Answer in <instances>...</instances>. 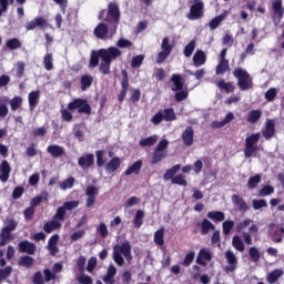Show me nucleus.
Here are the masks:
<instances>
[{"mask_svg": "<svg viewBox=\"0 0 284 284\" xmlns=\"http://www.w3.org/2000/svg\"><path fill=\"white\" fill-rule=\"evenodd\" d=\"M123 256L126 258L128 263H130V261L133 258L132 245L128 241L113 247V261L119 265V267H123V265H125V260Z\"/></svg>", "mask_w": 284, "mask_h": 284, "instance_id": "1", "label": "nucleus"}, {"mask_svg": "<svg viewBox=\"0 0 284 284\" xmlns=\"http://www.w3.org/2000/svg\"><path fill=\"white\" fill-rule=\"evenodd\" d=\"M233 77H235V79H237V87L243 92H245V90H252V88H254V80H253L252 75H250L247 70H245L241 67H237L233 71Z\"/></svg>", "mask_w": 284, "mask_h": 284, "instance_id": "2", "label": "nucleus"}, {"mask_svg": "<svg viewBox=\"0 0 284 284\" xmlns=\"http://www.w3.org/2000/svg\"><path fill=\"white\" fill-rule=\"evenodd\" d=\"M123 52L120 51L116 47H111V50L108 55L102 54V63H100L99 70L101 74H110V68L112 65V61H116L119 57H121Z\"/></svg>", "mask_w": 284, "mask_h": 284, "instance_id": "3", "label": "nucleus"}, {"mask_svg": "<svg viewBox=\"0 0 284 284\" xmlns=\"http://www.w3.org/2000/svg\"><path fill=\"white\" fill-rule=\"evenodd\" d=\"M68 110L74 111L78 110L79 114H92V106L88 103L85 99H74L72 102L68 104Z\"/></svg>", "mask_w": 284, "mask_h": 284, "instance_id": "4", "label": "nucleus"}, {"mask_svg": "<svg viewBox=\"0 0 284 284\" xmlns=\"http://www.w3.org/2000/svg\"><path fill=\"white\" fill-rule=\"evenodd\" d=\"M204 10L205 3H203V0H193V4L190 7L189 13H186V19H189V21L202 19Z\"/></svg>", "mask_w": 284, "mask_h": 284, "instance_id": "5", "label": "nucleus"}, {"mask_svg": "<svg viewBox=\"0 0 284 284\" xmlns=\"http://www.w3.org/2000/svg\"><path fill=\"white\" fill-rule=\"evenodd\" d=\"M120 19H121V11L119 10V4H116V2H110L108 4V12L104 21H106V23H110V21H113L114 23H119Z\"/></svg>", "mask_w": 284, "mask_h": 284, "instance_id": "6", "label": "nucleus"}, {"mask_svg": "<svg viewBox=\"0 0 284 284\" xmlns=\"http://www.w3.org/2000/svg\"><path fill=\"white\" fill-rule=\"evenodd\" d=\"M111 50H112V47H109L108 49H100L98 51H92L90 60H89L90 68H97V65H99V59H101V61H103L102 55L103 54L108 55Z\"/></svg>", "mask_w": 284, "mask_h": 284, "instance_id": "7", "label": "nucleus"}, {"mask_svg": "<svg viewBox=\"0 0 284 284\" xmlns=\"http://www.w3.org/2000/svg\"><path fill=\"white\" fill-rule=\"evenodd\" d=\"M121 91L118 95V101L120 103H123V101L125 100V97L128 95V90L130 88V80L128 78V71L126 70H122V81H121Z\"/></svg>", "mask_w": 284, "mask_h": 284, "instance_id": "8", "label": "nucleus"}, {"mask_svg": "<svg viewBox=\"0 0 284 284\" xmlns=\"http://www.w3.org/2000/svg\"><path fill=\"white\" fill-rule=\"evenodd\" d=\"M273 8V21L275 26H278V22L283 19L284 9H283V0H275L272 2Z\"/></svg>", "mask_w": 284, "mask_h": 284, "instance_id": "9", "label": "nucleus"}, {"mask_svg": "<svg viewBox=\"0 0 284 284\" xmlns=\"http://www.w3.org/2000/svg\"><path fill=\"white\" fill-rule=\"evenodd\" d=\"M274 134H276V122L272 119L266 120L264 130H262V135L266 141L274 139Z\"/></svg>", "mask_w": 284, "mask_h": 284, "instance_id": "10", "label": "nucleus"}, {"mask_svg": "<svg viewBox=\"0 0 284 284\" xmlns=\"http://www.w3.org/2000/svg\"><path fill=\"white\" fill-rule=\"evenodd\" d=\"M18 251L21 254H29V256H32L34 252H37V245L28 240H23L18 243Z\"/></svg>", "mask_w": 284, "mask_h": 284, "instance_id": "11", "label": "nucleus"}, {"mask_svg": "<svg viewBox=\"0 0 284 284\" xmlns=\"http://www.w3.org/2000/svg\"><path fill=\"white\" fill-rule=\"evenodd\" d=\"M225 258L229 263V266H225L224 272L230 273V272H236V265H239V260L236 258V255L232 251H226L225 252Z\"/></svg>", "mask_w": 284, "mask_h": 284, "instance_id": "12", "label": "nucleus"}, {"mask_svg": "<svg viewBox=\"0 0 284 284\" xmlns=\"http://www.w3.org/2000/svg\"><path fill=\"white\" fill-rule=\"evenodd\" d=\"M231 199H232V203L236 205L241 214H245V212L250 210V205H247V202L245 201V199H243V196L239 194H233Z\"/></svg>", "mask_w": 284, "mask_h": 284, "instance_id": "13", "label": "nucleus"}, {"mask_svg": "<svg viewBox=\"0 0 284 284\" xmlns=\"http://www.w3.org/2000/svg\"><path fill=\"white\" fill-rule=\"evenodd\" d=\"M10 172H12L10 162H8V160H2L0 163V181H1V183H8V179H10Z\"/></svg>", "mask_w": 284, "mask_h": 284, "instance_id": "14", "label": "nucleus"}, {"mask_svg": "<svg viewBox=\"0 0 284 284\" xmlns=\"http://www.w3.org/2000/svg\"><path fill=\"white\" fill-rule=\"evenodd\" d=\"M78 165L82 168V170H89L94 165V154L87 153L78 159Z\"/></svg>", "mask_w": 284, "mask_h": 284, "instance_id": "15", "label": "nucleus"}, {"mask_svg": "<svg viewBox=\"0 0 284 284\" xmlns=\"http://www.w3.org/2000/svg\"><path fill=\"white\" fill-rule=\"evenodd\" d=\"M48 26V22L45 21V18L43 17H37L33 20L27 22L26 30H36V28H45Z\"/></svg>", "mask_w": 284, "mask_h": 284, "instance_id": "16", "label": "nucleus"}, {"mask_svg": "<svg viewBox=\"0 0 284 284\" xmlns=\"http://www.w3.org/2000/svg\"><path fill=\"white\" fill-rule=\"evenodd\" d=\"M182 141L186 148H190L194 144V128L186 126L182 133Z\"/></svg>", "mask_w": 284, "mask_h": 284, "instance_id": "17", "label": "nucleus"}, {"mask_svg": "<svg viewBox=\"0 0 284 284\" xmlns=\"http://www.w3.org/2000/svg\"><path fill=\"white\" fill-rule=\"evenodd\" d=\"M48 154L52 156V159H61L65 154V148L57 144H51L47 148Z\"/></svg>", "mask_w": 284, "mask_h": 284, "instance_id": "18", "label": "nucleus"}, {"mask_svg": "<svg viewBox=\"0 0 284 284\" xmlns=\"http://www.w3.org/2000/svg\"><path fill=\"white\" fill-rule=\"evenodd\" d=\"M59 243V234H53L48 241V251L50 252L51 256H57L59 254V247L57 246Z\"/></svg>", "mask_w": 284, "mask_h": 284, "instance_id": "19", "label": "nucleus"}, {"mask_svg": "<svg viewBox=\"0 0 284 284\" xmlns=\"http://www.w3.org/2000/svg\"><path fill=\"white\" fill-rule=\"evenodd\" d=\"M197 225L201 227L202 236H207L211 230H216V226L207 219L202 220V222H197Z\"/></svg>", "mask_w": 284, "mask_h": 284, "instance_id": "20", "label": "nucleus"}, {"mask_svg": "<svg viewBox=\"0 0 284 284\" xmlns=\"http://www.w3.org/2000/svg\"><path fill=\"white\" fill-rule=\"evenodd\" d=\"M121 168V158L114 156L105 164V171L108 174H112V172H116Z\"/></svg>", "mask_w": 284, "mask_h": 284, "instance_id": "21", "label": "nucleus"}, {"mask_svg": "<svg viewBox=\"0 0 284 284\" xmlns=\"http://www.w3.org/2000/svg\"><path fill=\"white\" fill-rule=\"evenodd\" d=\"M205 61H207V55L203 50H197L193 55V64L195 68H201V65H205Z\"/></svg>", "mask_w": 284, "mask_h": 284, "instance_id": "22", "label": "nucleus"}, {"mask_svg": "<svg viewBox=\"0 0 284 284\" xmlns=\"http://www.w3.org/2000/svg\"><path fill=\"white\" fill-rule=\"evenodd\" d=\"M252 234H258V225L253 224L248 227V232H242V239L247 245H252Z\"/></svg>", "mask_w": 284, "mask_h": 284, "instance_id": "23", "label": "nucleus"}, {"mask_svg": "<svg viewBox=\"0 0 284 284\" xmlns=\"http://www.w3.org/2000/svg\"><path fill=\"white\" fill-rule=\"evenodd\" d=\"M108 24L105 23H99L93 30V34L97 39H105L108 37Z\"/></svg>", "mask_w": 284, "mask_h": 284, "instance_id": "24", "label": "nucleus"}, {"mask_svg": "<svg viewBox=\"0 0 284 284\" xmlns=\"http://www.w3.org/2000/svg\"><path fill=\"white\" fill-rule=\"evenodd\" d=\"M171 81L173 83V88H171L172 92H179L183 90V85H185V83L183 82L181 74H172Z\"/></svg>", "mask_w": 284, "mask_h": 284, "instance_id": "25", "label": "nucleus"}, {"mask_svg": "<svg viewBox=\"0 0 284 284\" xmlns=\"http://www.w3.org/2000/svg\"><path fill=\"white\" fill-rule=\"evenodd\" d=\"M114 276H116V267L114 265H110L108 267L106 274L102 278L103 283L105 284H114L116 283L114 281Z\"/></svg>", "mask_w": 284, "mask_h": 284, "instance_id": "26", "label": "nucleus"}, {"mask_svg": "<svg viewBox=\"0 0 284 284\" xmlns=\"http://www.w3.org/2000/svg\"><path fill=\"white\" fill-rule=\"evenodd\" d=\"M39 99H41V91H31L28 95L30 110H34L36 105H39Z\"/></svg>", "mask_w": 284, "mask_h": 284, "instance_id": "27", "label": "nucleus"}, {"mask_svg": "<svg viewBox=\"0 0 284 284\" xmlns=\"http://www.w3.org/2000/svg\"><path fill=\"white\" fill-rule=\"evenodd\" d=\"M54 230H61V222L57 220H51L44 223L43 231L45 232V234H52Z\"/></svg>", "mask_w": 284, "mask_h": 284, "instance_id": "28", "label": "nucleus"}, {"mask_svg": "<svg viewBox=\"0 0 284 284\" xmlns=\"http://www.w3.org/2000/svg\"><path fill=\"white\" fill-rule=\"evenodd\" d=\"M141 168H143V161L138 160L131 166L126 169L124 172L125 176H130L131 174H140Z\"/></svg>", "mask_w": 284, "mask_h": 284, "instance_id": "29", "label": "nucleus"}, {"mask_svg": "<svg viewBox=\"0 0 284 284\" xmlns=\"http://www.w3.org/2000/svg\"><path fill=\"white\" fill-rule=\"evenodd\" d=\"M215 85L220 89V90H224L227 94L234 92L235 87L232 82H225V80H217L215 82Z\"/></svg>", "mask_w": 284, "mask_h": 284, "instance_id": "30", "label": "nucleus"}, {"mask_svg": "<svg viewBox=\"0 0 284 284\" xmlns=\"http://www.w3.org/2000/svg\"><path fill=\"white\" fill-rule=\"evenodd\" d=\"M92 83H94V78L90 74H84L80 79V85H81V90L83 92H85V90H88V88H91Z\"/></svg>", "mask_w": 284, "mask_h": 284, "instance_id": "31", "label": "nucleus"}, {"mask_svg": "<svg viewBox=\"0 0 284 284\" xmlns=\"http://www.w3.org/2000/svg\"><path fill=\"white\" fill-rule=\"evenodd\" d=\"M281 276H283V268H275L271 273H268V275L266 276V281L270 284H274L276 283V281H278V278H281Z\"/></svg>", "mask_w": 284, "mask_h": 284, "instance_id": "32", "label": "nucleus"}, {"mask_svg": "<svg viewBox=\"0 0 284 284\" xmlns=\"http://www.w3.org/2000/svg\"><path fill=\"white\" fill-rule=\"evenodd\" d=\"M18 265H20V267H26L27 270H30V267L34 265V257L30 255L21 256L18 261Z\"/></svg>", "mask_w": 284, "mask_h": 284, "instance_id": "33", "label": "nucleus"}, {"mask_svg": "<svg viewBox=\"0 0 284 284\" xmlns=\"http://www.w3.org/2000/svg\"><path fill=\"white\" fill-rule=\"evenodd\" d=\"M206 216L215 223H221V221H225V213H223V211H210Z\"/></svg>", "mask_w": 284, "mask_h": 284, "instance_id": "34", "label": "nucleus"}, {"mask_svg": "<svg viewBox=\"0 0 284 284\" xmlns=\"http://www.w3.org/2000/svg\"><path fill=\"white\" fill-rule=\"evenodd\" d=\"M8 241H12V231L2 227L0 233V247H3Z\"/></svg>", "mask_w": 284, "mask_h": 284, "instance_id": "35", "label": "nucleus"}, {"mask_svg": "<svg viewBox=\"0 0 284 284\" xmlns=\"http://www.w3.org/2000/svg\"><path fill=\"white\" fill-rule=\"evenodd\" d=\"M6 103H10V98L1 97L0 98V119H6L8 116V105Z\"/></svg>", "mask_w": 284, "mask_h": 284, "instance_id": "36", "label": "nucleus"}, {"mask_svg": "<svg viewBox=\"0 0 284 284\" xmlns=\"http://www.w3.org/2000/svg\"><path fill=\"white\" fill-rule=\"evenodd\" d=\"M230 72V60H220V63L215 68L216 74H225Z\"/></svg>", "mask_w": 284, "mask_h": 284, "instance_id": "37", "label": "nucleus"}, {"mask_svg": "<svg viewBox=\"0 0 284 284\" xmlns=\"http://www.w3.org/2000/svg\"><path fill=\"white\" fill-rule=\"evenodd\" d=\"M181 170V164H175L171 169H168L165 173L163 174L164 181H170L172 182V179H174L176 172Z\"/></svg>", "mask_w": 284, "mask_h": 284, "instance_id": "38", "label": "nucleus"}, {"mask_svg": "<svg viewBox=\"0 0 284 284\" xmlns=\"http://www.w3.org/2000/svg\"><path fill=\"white\" fill-rule=\"evenodd\" d=\"M43 65L44 70H47L48 72L54 70V58L52 57V53H47L43 57Z\"/></svg>", "mask_w": 284, "mask_h": 284, "instance_id": "39", "label": "nucleus"}, {"mask_svg": "<svg viewBox=\"0 0 284 284\" xmlns=\"http://www.w3.org/2000/svg\"><path fill=\"white\" fill-rule=\"evenodd\" d=\"M156 141H159V138L156 135H151L149 138L140 140L139 145L141 148H152V145L156 144Z\"/></svg>", "mask_w": 284, "mask_h": 284, "instance_id": "40", "label": "nucleus"}, {"mask_svg": "<svg viewBox=\"0 0 284 284\" xmlns=\"http://www.w3.org/2000/svg\"><path fill=\"white\" fill-rule=\"evenodd\" d=\"M232 245L237 252H245V244L243 243V240H241V236L234 235L232 239Z\"/></svg>", "mask_w": 284, "mask_h": 284, "instance_id": "41", "label": "nucleus"}, {"mask_svg": "<svg viewBox=\"0 0 284 284\" xmlns=\"http://www.w3.org/2000/svg\"><path fill=\"white\" fill-rule=\"evenodd\" d=\"M143 219H145V212L143 210H138L133 219L134 227H141V225H143Z\"/></svg>", "mask_w": 284, "mask_h": 284, "instance_id": "42", "label": "nucleus"}, {"mask_svg": "<svg viewBox=\"0 0 284 284\" xmlns=\"http://www.w3.org/2000/svg\"><path fill=\"white\" fill-rule=\"evenodd\" d=\"M164 234H165V229H160L154 233V243L155 245H165V239H164Z\"/></svg>", "mask_w": 284, "mask_h": 284, "instance_id": "43", "label": "nucleus"}, {"mask_svg": "<svg viewBox=\"0 0 284 284\" xmlns=\"http://www.w3.org/2000/svg\"><path fill=\"white\" fill-rule=\"evenodd\" d=\"M162 114H163L164 121L166 122L176 121V113L174 112L173 108H168L162 110Z\"/></svg>", "mask_w": 284, "mask_h": 284, "instance_id": "44", "label": "nucleus"}, {"mask_svg": "<svg viewBox=\"0 0 284 284\" xmlns=\"http://www.w3.org/2000/svg\"><path fill=\"white\" fill-rule=\"evenodd\" d=\"M9 103L12 112H17V110L23 105V98L16 95L13 99L9 100Z\"/></svg>", "mask_w": 284, "mask_h": 284, "instance_id": "45", "label": "nucleus"}, {"mask_svg": "<svg viewBox=\"0 0 284 284\" xmlns=\"http://www.w3.org/2000/svg\"><path fill=\"white\" fill-rule=\"evenodd\" d=\"M223 21H225V14L216 16L209 23L210 30H216V28H219Z\"/></svg>", "mask_w": 284, "mask_h": 284, "instance_id": "46", "label": "nucleus"}, {"mask_svg": "<svg viewBox=\"0 0 284 284\" xmlns=\"http://www.w3.org/2000/svg\"><path fill=\"white\" fill-rule=\"evenodd\" d=\"M262 115H263V112H261V110H252L248 113L247 122L248 123H257V121L261 120Z\"/></svg>", "mask_w": 284, "mask_h": 284, "instance_id": "47", "label": "nucleus"}, {"mask_svg": "<svg viewBox=\"0 0 284 284\" xmlns=\"http://www.w3.org/2000/svg\"><path fill=\"white\" fill-rule=\"evenodd\" d=\"M233 229H234V221L226 220L222 223V231L224 236H230Z\"/></svg>", "mask_w": 284, "mask_h": 284, "instance_id": "48", "label": "nucleus"}, {"mask_svg": "<svg viewBox=\"0 0 284 284\" xmlns=\"http://www.w3.org/2000/svg\"><path fill=\"white\" fill-rule=\"evenodd\" d=\"M254 152H258V145L257 144H245L244 156L246 159H251V156H253Z\"/></svg>", "mask_w": 284, "mask_h": 284, "instance_id": "49", "label": "nucleus"}, {"mask_svg": "<svg viewBox=\"0 0 284 284\" xmlns=\"http://www.w3.org/2000/svg\"><path fill=\"white\" fill-rule=\"evenodd\" d=\"M261 174H255L248 179L247 187L248 190H254L258 187V183H261Z\"/></svg>", "mask_w": 284, "mask_h": 284, "instance_id": "50", "label": "nucleus"}, {"mask_svg": "<svg viewBox=\"0 0 284 284\" xmlns=\"http://www.w3.org/2000/svg\"><path fill=\"white\" fill-rule=\"evenodd\" d=\"M43 201H48V193H44V196L38 195V196L33 197L30 202V207H32L34 210V207H39V205H41V203H43Z\"/></svg>", "mask_w": 284, "mask_h": 284, "instance_id": "51", "label": "nucleus"}, {"mask_svg": "<svg viewBox=\"0 0 284 284\" xmlns=\"http://www.w3.org/2000/svg\"><path fill=\"white\" fill-rule=\"evenodd\" d=\"M248 256H250L251 261H253V263H258V261H261V252L258 251V248L256 246H252L248 250Z\"/></svg>", "mask_w": 284, "mask_h": 284, "instance_id": "52", "label": "nucleus"}, {"mask_svg": "<svg viewBox=\"0 0 284 284\" xmlns=\"http://www.w3.org/2000/svg\"><path fill=\"white\" fill-rule=\"evenodd\" d=\"M165 156H168V154H165L164 152H161V151H156L154 149L153 154H152V160H151L152 165H156L158 163H161V160L165 159Z\"/></svg>", "mask_w": 284, "mask_h": 284, "instance_id": "53", "label": "nucleus"}, {"mask_svg": "<svg viewBox=\"0 0 284 284\" xmlns=\"http://www.w3.org/2000/svg\"><path fill=\"white\" fill-rule=\"evenodd\" d=\"M196 50V40H191L184 48V57L190 58L191 54Z\"/></svg>", "mask_w": 284, "mask_h": 284, "instance_id": "54", "label": "nucleus"}, {"mask_svg": "<svg viewBox=\"0 0 284 284\" xmlns=\"http://www.w3.org/2000/svg\"><path fill=\"white\" fill-rule=\"evenodd\" d=\"M171 183H173V185H182L183 187H187V180H185V175L183 174H178L172 178Z\"/></svg>", "mask_w": 284, "mask_h": 284, "instance_id": "55", "label": "nucleus"}, {"mask_svg": "<svg viewBox=\"0 0 284 284\" xmlns=\"http://www.w3.org/2000/svg\"><path fill=\"white\" fill-rule=\"evenodd\" d=\"M261 141V133H253L245 139V145H256Z\"/></svg>", "mask_w": 284, "mask_h": 284, "instance_id": "56", "label": "nucleus"}, {"mask_svg": "<svg viewBox=\"0 0 284 284\" xmlns=\"http://www.w3.org/2000/svg\"><path fill=\"white\" fill-rule=\"evenodd\" d=\"M187 97H190V91L182 89L175 92L174 100L176 101V103H181V101H185Z\"/></svg>", "mask_w": 284, "mask_h": 284, "instance_id": "57", "label": "nucleus"}, {"mask_svg": "<svg viewBox=\"0 0 284 284\" xmlns=\"http://www.w3.org/2000/svg\"><path fill=\"white\" fill-rule=\"evenodd\" d=\"M194 256H196V253H194V251H190L182 261L183 267H190L192 263H194Z\"/></svg>", "mask_w": 284, "mask_h": 284, "instance_id": "58", "label": "nucleus"}, {"mask_svg": "<svg viewBox=\"0 0 284 284\" xmlns=\"http://www.w3.org/2000/svg\"><path fill=\"white\" fill-rule=\"evenodd\" d=\"M53 221H58L59 223L65 221V207L60 206L57 209V212L53 215Z\"/></svg>", "mask_w": 284, "mask_h": 284, "instance_id": "59", "label": "nucleus"}, {"mask_svg": "<svg viewBox=\"0 0 284 284\" xmlns=\"http://www.w3.org/2000/svg\"><path fill=\"white\" fill-rule=\"evenodd\" d=\"M7 48H9V50H19V48H21V40L18 38L7 40Z\"/></svg>", "mask_w": 284, "mask_h": 284, "instance_id": "60", "label": "nucleus"}, {"mask_svg": "<svg viewBox=\"0 0 284 284\" xmlns=\"http://www.w3.org/2000/svg\"><path fill=\"white\" fill-rule=\"evenodd\" d=\"M278 94V90H276V88H271L268 89L265 94H264V99L268 102L274 101V99H276V95Z\"/></svg>", "mask_w": 284, "mask_h": 284, "instance_id": "61", "label": "nucleus"}, {"mask_svg": "<svg viewBox=\"0 0 284 284\" xmlns=\"http://www.w3.org/2000/svg\"><path fill=\"white\" fill-rule=\"evenodd\" d=\"M10 274H12V266H6L4 268H0V283H3L6 278H9Z\"/></svg>", "mask_w": 284, "mask_h": 284, "instance_id": "62", "label": "nucleus"}, {"mask_svg": "<svg viewBox=\"0 0 284 284\" xmlns=\"http://www.w3.org/2000/svg\"><path fill=\"white\" fill-rule=\"evenodd\" d=\"M74 178H68L67 180H63L60 184L61 190H70L74 187Z\"/></svg>", "mask_w": 284, "mask_h": 284, "instance_id": "63", "label": "nucleus"}, {"mask_svg": "<svg viewBox=\"0 0 284 284\" xmlns=\"http://www.w3.org/2000/svg\"><path fill=\"white\" fill-rule=\"evenodd\" d=\"M274 194V186L272 185H265L258 191V196H270Z\"/></svg>", "mask_w": 284, "mask_h": 284, "instance_id": "64", "label": "nucleus"}]
</instances>
